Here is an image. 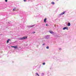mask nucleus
Listing matches in <instances>:
<instances>
[{
    "mask_svg": "<svg viewBox=\"0 0 76 76\" xmlns=\"http://www.w3.org/2000/svg\"><path fill=\"white\" fill-rule=\"evenodd\" d=\"M46 48L47 49H49V47L48 46H47L46 47Z\"/></svg>",
    "mask_w": 76,
    "mask_h": 76,
    "instance_id": "2eb2a0df",
    "label": "nucleus"
},
{
    "mask_svg": "<svg viewBox=\"0 0 76 76\" xmlns=\"http://www.w3.org/2000/svg\"><path fill=\"white\" fill-rule=\"evenodd\" d=\"M51 4H54V2H51Z\"/></svg>",
    "mask_w": 76,
    "mask_h": 76,
    "instance_id": "f8f14e48",
    "label": "nucleus"
},
{
    "mask_svg": "<svg viewBox=\"0 0 76 76\" xmlns=\"http://www.w3.org/2000/svg\"><path fill=\"white\" fill-rule=\"evenodd\" d=\"M45 43H43L42 44V45L43 46L45 45Z\"/></svg>",
    "mask_w": 76,
    "mask_h": 76,
    "instance_id": "dca6fc26",
    "label": "nucleus"
},
{
    "mask_svg": "<svg viewBox=\"0 0 76 76\" xmlns=\"http://www.w3.org/2000/svg\"><path fill=\"white\" fill-rule=\"evenodd\" d=\"M5 2H7V0H5Z\"/></svg>",
    "mask_w": 76,
    "mask_h": 76,
    "instance_id": "6ab92c4d",
    "label": "nucleus"
},
{
    "mask_svg": "<svg viewBox=\"0 0 76 76\" xmlns=\"http://www.w3.org/2000/svg\"><path fill=\"white\" fill-rule=\"evenodd\" d=\"M53 35H54L53 34Z\"/></svg>",
    "mask_w": 76,
    "mask_h": 76,
    "instance_id": "bb28decb",
    "label": "nucleus"
},
{
    "mask_svg": "<svg viewBox=\"0 0 76 76\" xmlns=\"http://www.w3.org/2000/svg\"><path fill=\"white\" fill-rule=\"evenodd\" d=\"M43 74V75H44V74H43H43H42V75Z\"/></svg>",
    "mask_w": 76,
    "mask_h": 76,
    "instance_id": "b1692460",
    "label": "nucleus"
},
{
    "mask_svg": "<svg viewBox=\"0 0 76 76\" xmlns=\"http://www.w3.org/2000/svg\"><path fill=\"white\" fill-rule=\"evenodd\" d=\"M47 20V18H45L44 20V22H46V20Z\"/></svg>",
    "mask_w": 76,
    "mask_h": 76,
    "instance_id": "9d476101",
    "label": "nucleus"
},
{
    "mask_svg": "<svg viewBox=\"0 0 76 76\" xmlns=\"http://www.w3.org/2000/svg\"><path fill=\"white\" fill-rule=\"evenodd\" d=\"M48 25L47 24H46V26H48Z\"/></svg>",
    "mask_w": 76,
    "mask_h": 76,
    "instance_id": "5701e85b",
    "label": "nucleus"
},
{
    "mask_svg": "<svg viewBox=\"0 0 76 76\" xmlns=\"http://www.w3.org/2000/svg\"><path fill=\"white\" fill-rule=\"evenodd\" d=\"M28 37H24L23 38H20L19 39L20 40H24L25 39H26Z\"/></svg>",
    "mask_w": 76,
    "mask_h": 76,
    "instance_id": "f257e3e1",
    "label": "nucleus"
},
{
    "mask_svg": "<svg viewBox=\"0 0 76 76\" xmlns=\"http://www.w3.org/2000/svg\"><path fill=\"white\" fill-rule=\"evenodd\" d=\"M11 47H13V48H14L15 46H11Z\"/></svg>",
    "mask_w": 76,
    "mask_h": 76,
    "instance_id": "f3484780",
    "label": "nucleus"
},
{
    "mask_svg": "<svg viewBox=\"0 0 76 76\" xmlns=\"http://www.w3.org/2000/svg\"><path fill=\"white\" fill-rule=\"evenodd\" d=\"M63 30H65V29H66V30H68V27H64L63 28Z\"/></svg>",
    "mask_w": 76,
    "mask_h": 76,
    "instance_id": "f03ea898",
    "label": "nucleus"
},
{
    "mask_svg": "<svg viewBox=\"0 0 76 76\" xmlns=\"http://www.w3.org/2000/svg\"><path fill=\"white\" fill-rule=\"evenodd\" d=\"M16 10V8H15L14 9H13V11H15V10Z\"/></svg>",
    "mask_w": 76,
    "mask_h": 76,
    "instance_id": "9b49d317",
    "label": "nucleus"
},
{
    "mask_svg": "<svg viewBox=\"0 0 76 76\" xmlns=\"http://www.w3.org/2000/svg\"><path fill=\"white\" fill-rule=\"evenodd\" d=\"M65 13H66L65 12H64L62 13L61 14H62V15H64V14Z\"/></svg>",
    "mask_w": 76,
    "mask_h": 76,
    "instance_id": "1a4fd4ad",
    "label": "nucleus"
},
{
    "mask_svg": "<svg viewBox=\"0 0 76 76\" xmlns=\"http://www.w3.org/2000/svg\"><path fill=\"white\" fill-rule=\"evenodd\" d=\"M57 0V1H58V0Z\"/></svg>",
    "mask_w": 76,
    "mask_h": 76,
    "instance_id": "a878e982",
    "label": "nucleus"
},
{
    "mask_svg": "<svg viewBox=\"0 0 76 76\" xmlns=\"http://www.w3.org/2000/svg\"><path fill=\"white\" fill-rule=\"evenodd\" d=\"M42 64H43V65H45V62L43 63H42Z\"/></svg>",
    "mask_w": 76,
    "mask_h": 76,
    "instance_id": "ddd939ff",
    "label": "nucleus"
},
{
    "mask_svg": "<svg viewBox=\"0 0 76 76\" xmlns=\"http://www.w3.org/2000/svg\"><path fill=\"white\" fill-rule=\"evenodd\" d=\"M26 1V0H24V1L25 2Z\"/></svg>",
    "mask_w": 76,
    "mask_h": 76,
    "instance_id": "412c9836",
    "label": "nucleus"
},
{
    "mask_svg": "<svg viewBox=\"0 0 76 76\" xmlns=\"http://www.w3.org/2000/svg\"><path fill=\"white\" fill-rule=\"evenodd\" d=\"M59 15H60V16H61V15H62V14L61 13V14H60Z\"/></svg>",
    "mask_w": 76,
    "mask_h": 76,
    "instance_id": "aec40b11",
    "label": "nucleus"
},
{
    "mask_svg": "<svg viewBox=\"0 0 76 76\" xmlns=\"http://www.w3.org/2000/svg\"><path fill=\"white\" fill-rule=\"evenodd\" d=\"M9 41H10V39H8V40L7 41V43H9Z\"/></svg>",
    "mask_w": 76,
    "mask_h": 76,
    "instance_id": "423d86ee",
    "label": "nucleus"
},
{
    "mask_svg": "<svg viewBox=\"0 0 76 76\" xmlns=\"http://www.w3.org/2000/svg\"><path fill=\"white\" fill-rule=\"evenodd\" d=\"M49 32L50 34H53V31H50Z\"/></svg>",
    "mask_w": 76,
    "mask_h": 76,
    "instance_id": "39448f33",
    "label": "nucleus"
},
{
    "mask_svg": "<svg viewBox=\"0 0 76 76\" xmlns=\"http://www.w3.org/2000/svg\"><path fill=\"white\" fill-rule=\"evenodd\" d=\"M14 48H15V49H16V48H18V46H14Z\"/></svg>",
    "mask_w": 76,
    "mask_h": 76,
    "instance_id": "6e6552de",
    "label": "nucleus"
},
{
    "mask_svg": "<svg viewBox=\"0 0 76 76\" xmlns=\"http://www.w3.org/2000/svg\"><path fill=\"white\" fill-rule=\"evenodd\" d=\"M44 41H45L44 40Z\"/></svg>",
    "mask_w": 76,
    "mask_h": 76,
    "instance_id": "393cba45",
    "label": "nucleus"
},
{
    "mask_svg": "<svg viewBox=\"0 0 76 76\" xmlns=\"http://www.w3.org/2000/svg\"><path fill=\"white\" fill-rule=\"evenodd\" d=\"M59 50H61V48H59Z\"/></svg>",
    "mask_w": 76,
    "mask_h": 76,
    "instance_id": "a211bd4d",
    "label": "nucleus"
},
{
    "mask_svg": "<svg viewBox=\"0 0 76 76\" xmlns=\"http://www.w3.org/2000/svg\"><path fill=\"white\" fill-rule=\"evenodd\" d=\"M36 75H38V76H39V75L38 74V73H36Z\"/></svg>",
    "mask_w": 76,
    "mask_h": 76,
    "instance_id": "4468645a",
    "label": "nucleus"
},
{
    "mask_svg": "<svg viewBox=\"0 0 76 76\" xmlns=\"http://www.w3.org/2000/svg\"><path fill=\"white\" fill-rule=\"evenodd\" d=\"M50 38V35H47L46 36V39H49Z\"/></svg>",
    "mask_w": 76,
    "mask_h": 76,
    "instance_id": "7ed1b4c3",
    "label": "nucleus"
},
{
    "mask_svg": "<svg viewBox=\"0 0 76 76\" xmlns=\"http://www.w3.org/2000/svg\"><path fill=\"white\" fill-rule=\"evenodd\" d=\"M35 32H33V34H35Z\"/></svg>",
    "mask_w": 76,
    "mask_h": 76,
    "instance_id": "4be33fe9",
    "label": "nucleus"
},
{
    "mask_svg": "<svg viewBox=\"0 0 76 76\" xmlns=\"http://www.w3.org/2000/svg\"><path fill=\"white\" fill-rule=\"evenodd\" d=\"M35 25H33L32 26H29V28H32V27H33V26H35Z\"/></svg>",
    "mask_w": 76,
    "mask_h": 76,
    "instance_id": "20e7f679",
    "label": "nucleus"
},
{
    "mask_svg": "<svg viewBox=\"0 0 76 76\" xmlns=\"http://www.w3.org/2000/svg\"><path fill=\"white\" fill-rule=\"evenodd\" d=\"M67 26H70V23H68Z\"/></svg>",
    "mask_w": 76,
    "mask_h": 76,
    "instance_id": "0eeeda50",
    "label": "nucleus"
}]
</instances>
